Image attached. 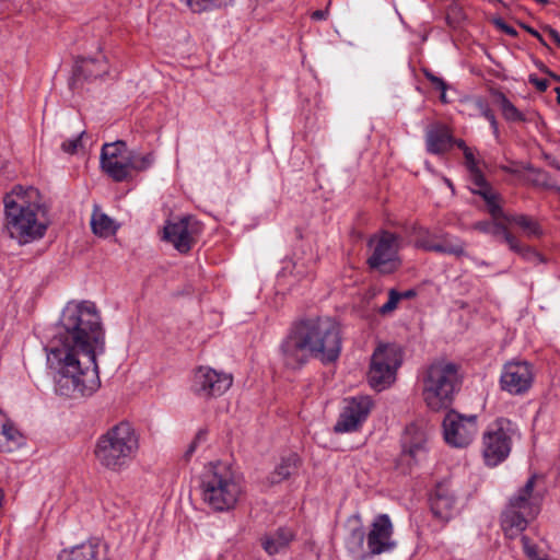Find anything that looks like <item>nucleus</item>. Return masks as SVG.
<instances>
[{
	"label": "nucleus",
	"instance_id": "f704fd0d",
	"mask_svg": "<svg viewBox=\"0 0 560 560\" xmlns=\"http://www.w3.org/2000/svg\"><path fill=\"white\" fill-rule=\"evenodd\" d=\"M477 106H478L481 115L490 122V126H491L495 137H499V125H498L497 118H495L492 109L483 101H478Z\"/></svg>",
	"mask_w": 560,
	"mask_h": 560
},
{
	"label": "nucleus",
	"instance_id": "4be33fe9",
	"mask_svg": "<svg viewBox=\"0 0 560 560\" xmlns=\"http://www.w3.org/2000/svg\"><path fill=\"white\" fill-rule=\"evenodd\" d=\"M427 151L431 154H443L453 147L451 129L442 122H434L425 130Z\"/></svg>",
	"mask_w": 560,
	"mask_h": 560
},
{
	"label": "nucleus",
	"instance_id": "f257e3e1",
	"mask_svg": "<svg viewBox=\"0 0 560 560\" xmlns=\"http://www.w3.org/2000/svg\"><path fill=\"white\" fill-rule=\"evenodd\" d=\"M45 350L59 395H93L101 387L96 355L105 351V332L95 304L68 302Z\"/></svg>",
	"mask_w": 560,
	"mask_h": 560
},
{
	"label": "nucleus",
	"instance_id": "f03ea898",
	"mask_svg": "<svg viewBox=\"0 0 560 560\" xmlns=\"http://www.w3.org/2000/svg\"><path fill=\"white\" fill-rule=\"evenodd\" d=\"M341 329L331 317H308L294 322L279 347L284 368L300 370L311 358L335 362L341 351Z\"/></svg>",
	"mask_w": 560,
	"mask_h": 560
},
{
	"label": "nucleus",
	"instance_id": "72a5a7b5",
	"mask_svg": "<svg viewBox=\"0 0 560 560\" xmlns=\"http://www.w3.org/2000/svg\"><path fill=\"white\" fill-rule=\"evenodd\" d=\"M364 538H365V530H364L363 526L357 525V526L352 527L350 529L349 536L347 537V540H346L347 548L351 552H358V551L362 550Z\"/></svg>",
	"mask_w": 560,
	"mask_h": 560
},
{
	"label": "nucleus",
	"instance_id": "5fc2aeb1",
	"mask_svg": "<svg viewBox=\"0 0 560 560\" xmlns=\"http://www.w3.org/2000/svg\"><path fill=\"white\" fill-rule=\"evenodd\" d=\"M544 68H547V67H546V66H544V65H540V66H539V69H540L542 72H544Z\"/></svg>",
	"mask_w": 560,
	"mask_h": 560
},
{
	"label": "nucleus",
	"instance_id": "0eeeda50",
	"mask_svg": "<svg viewBox=\"0 0 560 560\" xmlns=\"http://www.w3.org/2000/svg\"><path fill=\"white\" fill-rule=\"evenodd\" d=\"M101 167L114 182L121 183L131 177V172L147 171L154 162L152 153L138 154L129 151L122 140L105 143L101 151Z\"/></svg>",
	"mask_w": 560,
	"mask_h": 560
},
{
	"label": "nucleus",
	"instance_id": "aec40b11",
	"mask_svg": "<svg viewBox=\"0 0 560 560\" xmlns=\"http://www.w3.org/2000/svg\"><path fill=\"white\" fill-rule=\"evenodd\" d=\"M108 61L101 51L95 57H80L73 69L72 88L80 79L94 80L108 73Z\"/></svg>",
	"mask_w": 560,
	"mask_h": 560
},
{
	"label": "nucleus",
	"instance_id": "c85d7f7f",
	"mask_svg": "<svg viewBox=\"0 0 560 560\" xmlns=\"http://www.w3.org/2000/svg\"><path fill=\"white\" fill-rule=\"evenodd\" d=\"M425 434L419 430L416 425H409L405 430L402 438L404 453L410 457L416 458L420 453L424 451Z\"/></svg>",
	"mask_w": 560,
	"mask_h": 560
},
{
	"label": "nucleus",
	"instance_id": "f3484780",
	"mask_svg": "<svg viewBox=\"0 0 560 560\" xmlns=\"http://www.w3.org/2000/svg\"><path fill=\"white\" fill-rule=\"evenodd\" d=\"M502 221L503 220L493 219L492 221H478L472 224V229L485 234H490L495 238L502 237L503 241L509 245L511 250H513L514 253L518 254L520 256L527 260L537 259L539 261H542L540 254L529 246L521 245L518 240L508 231L506 226Z\"/></svg>",
	"mask_w": 560,
	"mask_h": 560
},
{
	"label": "nucleus",
	"instance_id": "6ab92c4d",
	"mask_svg": "<svg viewBox=\"0 0 560 560\" xmlns=\"http://www.w3.org/2000/svg\"><path fill=\"white\" fill-rule=\"evenodd\" d=\"M392 535L393 524L389 516L387 514L377 515L366 536L370 553L374 556L392 550L395 547Z\"/></svg>",
	"mask_w": 560,
	"mask_h": 560
},
{
	"label": "nucleus",
	"instance_id": "c756f323",
	"mask_svg": "<svg viewBox=\"0 0 560 560\" xmlns=\"http://www.w3.org/2000/svg\"><path fill=\"white\" fill-rule=\"evenodd\" d=\"M91 228L95 235L100 237H108L115 234L118 226L115 221L107 214L103 213L98 207H94L91 217Z\"/></svg>",
	"mask_w": 560,
	"mask_h": 560
},
{
	"label": "nucleus",
	"instance_id": "58836bf2",
	"mask_svg": "<svg viewBox=\"0 0 560 560\" xmlns=\"http://www.w3.org/2000/svg\"><path fill=\"white\" fill-rule=\"evenodd\" d=\"M523 544V549L525 555L529 558V560H541L537 552V546L530 544V539L527 536H522L521 538Z\"/></svg>",
	"mask_w": 560,
	"mask_h": 560
},
{
	"label": "nucleus",
	"instance_id": "b1692460",
	"mask_svg": "<svg viewBox=\"0 0 560 560\" xmlns=\"http://www.w3.org/2000/svg\"><path fill=\"white\" fill-rule=\"evenodd\" d=\"M534 518L523 511L506 505L501 514V527L506 537L515 538L527 528L528 523Z\"/></svg>",
	"mask_w": 560,
	"mask_h": 560
},
{
	"label": "nucleus",
	"instance_id": "20e7f679",
	"mask_svg": "<svg viewBox=\"0 0 560 560\" xmlns=\"http://www.w3.org/2000/svg\"><path fill=\"white\" fill-rule=\"evenodd\" d=\"M139 448V433L131 423L121 421L98 436L94 456L102 467L119 471L136 458Z\"/></svg>",
	"mask_w": 560,
	"mask_h": 560
},
{
	"label": "nucleus",
	"instance_id": "79ce46f5",
	"mask_svg": "<svg viewBox=\"0 0 560 560\" xmlns=\"http://www.w3.org/2000/svg\"><path fill=\"white\" fill-rule=\"evenodd\" d=\"M494 24L502 30L505 34L516 36L517 32L512 26L508 25L502 19H495Z\"/></svg>",
	"mask_w": 560,
	"mask_h": 560
},
{
	"label": "nucleus",
	"instance_id": "bb28decb",
	"mask_svg": "<svg viewBox=\"0 0 560 560\" xmlns=\"http://www.w3.org/2000/svg\"><path fill=\"white\" fill-rule=\"evenodd\" d=\"M59 560H106V555L98 542L86 541L65 549L60 553Z\"/></svg>",
	"mask_w": 560,
	"mask_h": 560
},
{
	"label": "nucleus",
	"instance_id": "f8f14e48",
	"mask_svg": "<svg viewBox=\"0 0 560 560\" xmlns=\"http://www.w3.org/2000/svg\"><path fill=\"white\" fill-rule=\"evenodd\" d=\"M201 224L185 217L176 222H167L163 229V240L171 243L180 254H187L201 233Z\"/></svg>",
	"mask_w": 560,
	"mask_h": 560
},
{
	"label": "nucleus",
	"instance_id": "6e6552de",
	"mask_svg": "<svg viewBox=\"0 0 560 560\" xmlns=\"http://www.w3.org/2000/svg\"><path fill=\"white\" fill-rule=\"evenodd\" d=\"M402 363V350L394 343H381L371 357L368 382L377 392L384 390L396 381L397 370Z\"/></svg>",
	"mask_w": 560,
	"mask_h": 560
},
{
	"label": "nucleus",
	"instance_id": "412c9836",
	"mask_svg": "<svg viewBox=\"0 0 560 560\" xmlns=\"http://www.w3.org/2000/svg\"><path fill=\"white\" fill-rule=\"evenodd\" d=\"M295 537V532L292 528L281 526L262 535L260 537V545L267 555L275 556L289 550Z\"/></svg>",
	"mask_w": 560,
	"mask_h": 560
},
{
	"label": "nucleus",
	"instance_id": "6e6d98bb",
	"mask_svg": "<svg viewBox=\"0 0 560 560\" xmlns=\"http://www.w3.org/2000/svg\"><path fill=\"white\" fill-rule=\"evenodd\" d=\"M446 183H447V186L452 187V183L448 179H446Z\"/></svg>",
	"mask_w": 560,
	"mask_h": 560
},
{
	"label": "nucleus",
	"instance_id": "37998d69",
	"mask_svg": "<svg viewBox=\"0 0 560 560\" xmlns=\"http://www.w3.org/2000/svg\"><path fill=\"white\" fill-rule=\"evenodd\" d=\"M529 82L532 84H534L536 86V89L538 91H540V92H545L548 89V86H549V83H548L547 80L539 79V78H537L535 75H529Z\"/></svg>",
	"mask_w": 560,
	"mask_h": 560
},
{
	"label": "nucleus",
	"instance_id": "a211bd4d",
	"mask_svg": "<svg viewBox=\"0 0 560 560\" xmlns=\"http://www.w3.org/2000/svg\"><path fill=\"white\" fill-rule=\"evenodd\" d=\"M537 480L538 476L536 474L532 475L526 483L509 499L506 505L536 517L540 512L542 502V493L535 490Z\"/></svg>",
	"mask_w": 560,
	"mask_h": 560
},
{
	"label": "nucleus",
	"instance_id": "c03bdc74",
	"mask_svg": "<svg viewBox=\"0 0 560 560\" xmlns=\"http://www.w3.org/2000/svg\"><path fill=\"white\" fill-rule=\"evenodd\" d=\"M463 153L465 155L468 170H472V168L475 170L476 167H478L476 160H475V155L470 148L468 150H465V152H463Z\"/></svg>",
	"mask_w": 560,
	"mask_h": 560
},
{
	"label": "nucleus",
	"instance_id": "a18cd8bd",
	"mask_svg": "<svg viewBox=\"0 0 560 560\" xmlns=\"http://www.w3.org/2000/svg\"><path fill=\"white\" fill-rule=\"evenodd\" d=\"M545 31L548 33L550 38L560 47V34L555 28L548 26L545 28Z\"/></svg>",
	"mask_w": 560,
	"mask_h": 560
},
{
	"label": "nucleus",
	"instance_id": "8fccbe9b",
	"mask_svg": "<svg viewBox=\"0 0 560 560\" xmlns=\"http://www.w3.org/2000/svg\"><path fill=\"white\" fill-rule=\"evenodd\" d=\"M456 145L457 148L462 149L463 152H465V150H468L469 148L466 145L465 141L462 140V139H454L453 138V145Z\"/></svg>",
	"mask_w": 560,
	"mask_h": 560
},
{
	"label": "nucleus",
	"instance_id": "4c0bfd02",
	"mask_svg": "<svg viewBox=\"0 0 560 560\" xmlns=\"http://www.w3.org/2000/svg\"><path fill=\"white\" fill-rule=\"evenodd\" d=\"M206 438H207V431L206 430H199L197 432V434L195 435L194 440L188 445L187 451L185 452V458L186 459H189L192 456V454L196 452L197 447L201 443L206 442Z\"/></svg>",
	"mask_w": 560,
	"mask_h": 560
},
{
	"label": "nucleus",
	"instance_id": "3c124183",
	"mask_svg": "<svg viewBox=\"0 0 560 560\" xmlns=\"http://www.w3.org/2000/svg\"><path fill=\"white\" fill-rule=\"evenodd\" d=\"M544 72H545L546 74H548L549 77H551L552 79H555L556 81H558V82H559L560 77H559V75H557V74H555V73H553L552 71H550L548 68H544Z\"/></svg>",
	"mask_w": 560,
	"mask_h": 560
},
{
	"label": "nucleus",
	"instance_id": "423d86ee",
	"mask_svg": "<svg viewBox=\"0 0 560 560\" xmlns=\"http://www.w3.org/2000/svg\"><path fill=\"white\" fill-rule=\"evenodd\" d=\"M460 387L459 368L444 359L430 363L422 376V398L433 411L447 408Z\"/></svg>",
	"mask_w": 560,
	"mask_h": 560
},
{
	"label": "nucleus",
	"instance_id": "de8ad7c7",
	"mask_svg": "<svg viewBox=\"0 0 560 560\" xmlns=\"http://www.w3.org/2000/svg\"><path fill=\"white\" fill-rule=\"evenodd\" d=\"M526 31L532 34L534 37H536L542 45H546L544 38L541 37V35L534 28L529 27V26H525Z\"/></svg>",
	"mask_w": 560,
	"mask_h": 560
},
{
	"label": "nucleus",
	"instance_id": "1a4fd4ad",
	"mask_svg": "<svg viewBox=\"0 0 560 560\" xmlns=\"http://www.w3.org/2000/svg\"><path fill=\"white\" fill-rule=\"evenodd\" d=\"M399 241L398 235L386 230L371 235L368 241L370 249V255L366 259L368 266L382 275H390L398 270L401 266Z\"/></svg>",
	"mask_w": 560,
	"mask_h": 560
},
{
	"label": "nucleus",
	"instance_id": "09e8293b",
	"mask_svg": "<svg viewBox=\"0 0 560 560\" xmlns=\"http://www.w3.org/2000/svg\"><path fill=\"white\" fill-rule=\"evenodd\" d=\"M400 300L401 299H412L417 295V292L413 289L406 290L404 292H399Z\"/></svg>",
	"mask_w": 560,
	"mask_h": 560
},
{
	"label": "nucleus",
	"instance_id": "dca6fc26",
	"mask_svg": "<svg viewBox=\"0 0 560 560\" xmlns=\"http://www.w3.org/2000/svg\"><path fill=\"white\" fill-rule=\"evenodd\" d=\"M532 365L525 361L508 362L500 377L501 388L512 395L526 393L533 384Z\"/></svg>",
	"mask_w": 560,
	"mask_h": 560
},
{
	"label": "nucleus",
	"instance_id": "49530a36",
	"mask_svg": "<svg viewBox=\"0 0 560 560\" xmlns=\"http://www.w3.org/2000/svg\"><path fill=\"white\" fill-rule=\"evenodd\" d=\"M328 16V10H316L312 13V19L316 21L326 20Z\"/></svg>",
	"mask_w": 560,
	"mask_h": 560
},
{
	"label": "nucleus",
	"instance_id": "9d476101",
	"mask_svg": "<svg viewBox=\"0 0 560 560\" xmlns=\"http://www.w3.org/2000/svg\"><path fill=\"white\" fill-rule=\"evenodd\" d=\"M515 424L506 418H498L482 435V457L487 466L495 467L504 462L512 448Z\"/></svg>",
	"mask_w": 560,
	"mask_h": 560
},
{
	"label": "nucleus",
	"instance_id": "e433bc0d",
	"mask_svg": "<svg viewBox=\"0 0 560 560\" xmlns=\"http://www.w3.org/2000/svg\"><path fill=\"white\" fill-rule=\"evenodd\" d=\"M399 301H400L399 292L396 291L395 289L389 290L388 301L380 307V313L384 315V314H388V313L393 312L394 310H396Z\"/></svg>",
	"mask_w": 560,
	"mask_h": 560
},
{
	"label": "nucleus",
	"instance_id": "ddd939ff",
	"mask_svg": "<svg viewBox=\"0 0 560 560\" xmlns=\"http://www.w3.org/2000/svg\"><path fill=\"white\" fill-rule=\"evenodd\" d=\"M232 383V374L209 366H199L194 373L192 388L200 397L211 398L223 395Z\"/></svg>",
	"mask_w": 560,
	"mask_h": 560
},
{
	"label": "nucleus",
	"instance_id": "2f4dec72",
	"mask_svg": "<svg viewBox=\"0 0 560 560\" xmlns=\"http://www.w3.org/2000/svg\"><path fill=\"white\" fill-rule=\"evenodd\" d=\"M492 95L495 97L497 103L500 106L502 116L506 121L510 122H523L526 121L525 115L518 110L515 105L500 91H494Z\"/></svg>",
	"mask_w": 560,
	"mask_h": 560
},
{
	"label": "nucleus",
	"instance_id": "7ed1b4c3",
	"mask_svg": "<svg viewBox=\"0 0 560 560\" xmlns=\"http://www.w3.org/2000/svg\"><path fill=\"white\" fill-rule=\"evenodd\" d=\"M4 202V231L20 245L40 240L49 226L48 208L38 189L15 186Z\"/></svg>",
	"mask_w": 560,
	"mask_h": 560
},
{
	"label": "nucleus",
	"instance_id": "a19ab883",
	"mask_svg": "<svg viewBox=\"0 0 560 560\" xmlns=\"http://www.w3.org/2000/svg\"><path fill=\"white\" fill-rule=\"evenodd\" d=\"M470 173H471V178H472V182L476 186L479 187V189H483L486 187H489L487 182H486V178L485 176L482 175V173L480 172V170L478 167H476L475 170H469Z\"/></svg>",
	"mask_w": 560,
	"mask_h": 560
},
{
	"label": "nucleus",
	"instance_id": "864d4df0",
	"mask_svg": "<svg viewBox=\"0 0 560 560\" xmlns=\"http://www.w3.org/2000/svg\"><path fill=\"white\" fill-rule=\"evenodd\" d=\"M538 3L540 4H547L548 3V0H536Z\"/></svg>",
	"mask_w": 560,
	"mask_h": 560
},
{
	"label": "nucleus",
	"instance_id": "7c9ffc66",
	"mask_svg": "<svg viewBox=\"0 0 560 560\" xmlns=\"http://www.w3.org/2000/svg\"><path fill=\"white\" fill-rule=\"evenodd\" d=\"M474 192L480 195L483 198L487 205L488 212L490 213L493 220H510V215H506L502 210L499 195L495 194L491 189V187L478 189L475 190Z\"/></svg>",
	"mask_w": 560,
	"mask_h": 560
},
{
	"label": "nucleus",
	"instance_id": "393cba45",
	"mask_svg": "<svg viewBox=\"0 0 560 560\" xmlns=\"http://www.w3.org/2000/svg\"><path fill=\"white\" fill-rule=\"evenodd\" d=\"M313 275L312 258H285L282 260V267L279 271V278L292 279L293 282H300L303 279L311 278Z\"/></svg>",
	"mask_w": 560,
	"mask_h": 560
},
{
	"label": "nucleus",
	"instance_id": "4468645a",
	"mask_svg": "<svg viewBox=\"0 0 560 560\" xmlns=\"http://www.w3.org/2000/svg\"><path fill=\"white\" fill-rule=\"evenodd\" d=\"M373 401L369 396H355L346 400V405L334 425L336 433H347L359 430L366 420Z\"/></svg>",
	"mask_w": 560,
	"mask_h": 560
},
{
	"label": "nucleus",
	"instance_id": "c9c22d12",
	"mask_svg": "<svg viewBox=\"0 0 560 560\" xmlns=\"http://www.w3.org/2000/svg\"><path fill=\"white\" fill-rule=\"evenodd\" d=\"M423 74L424 77L430 81V83L436 89V90H440L442 93H441V101L442 102H446L445 100V92H446V89H447V85L445 83V81L433 74L430 70L428 69H423Z\"/></svg>",
	"mask_w": 560,
	"mask_h": 560
},
{
	"label": "nucleus",
	"instance_id": "473e14b6",
	"mask_svg": "<svg viewBox=\"0 0 560 560\" xmlns=\"http://www.w3.org/2000/svg\"><path fill=\"white\" fill-rule=\"evenodd\" d=\"M505 222L515 223L528 237H539L542 235V230L538 222L528 215H510V220H506Z\"/></svg>",
	"mask_w": 560,
	"mask_h": 560
},
{
	"label": "nucleus",
	"instance_id": "ea45409f",
	"mask_svg": "<svg viewBox=\"0 0 560 560\" xmlns=\"http://www.w3.org/2000/svg\"><path fill=\"white\" fill-rule=\"evenodd\" d=\"M85 132L82 131L78 137L73 139L66 140L61 144V149L70 154H73L77 152L78 148L81 145V138Z\"/></svg>",
	"mask_w": 560,
	"mask_h": 560
},
{
	"label": "nucleus",
	"instance_id": "603ef678",
	"mask_svg": "<svg viewBox=\"0 0 560 560\" xmlns=\"http://www.w3.org/2000/svg\"><path fill=\"white\" fill-rule=\"evenodd\" d=\"M555 92L557 93V103L560 105V86L556 88Z\"/></svg>",
	"mask_w": 560,
	"mask_h": 560
},
{
	"label": "nucleus",
	"instance_id": "4d7b16f0",
	"mask_svg": "<svg viewBox=\"0 0 560 560\" xmlns=\"http://www.w3.org/2000/svg\"><path fill=\"white\" fill-rule=\"evenodd\" d=\"M559 82H560V79H559Z\"/></svg>",
	"mask_w": 560,
	"mask_h": 560
},
{
	"label": "nucleus",
	"instance_id": "cd10ccee",
	"mask_svg": "<svg viewBox=\"0 0 560 560\" xmlns=\"http://www.w3.org/2000/svg\"><path fill=\"white\" fill-rule=\"evenodd\" d=\"M23 444V435L0 413V452H13Z\"/></svg>",
	"mask_w": 560,
	"mask_h": 560
},
{
	"label": "nucleus",
	"instance_id": "a878e982",
	"mask_svg": "<svg viewBox=\"0 0 560 560\" xmlns=\"http://www.w3.org/2000/svg\"><path fill=\"white\" fill-rule=\"evenodd\" d=\"M301 466V458L298 454L291 453L281 458L275 469L267 476L266 481L269 486L279 485L284 480L295 476Z\"/></svg>",
	"mask_w": 560,
	"mask_h": 560
},
{
	"label": "nucleus",
	"instance_id": "2eb2a0df",
	"mask_svg": "<svg viewBox=\"0 0 560 560\" xmlns=\"http://www.w3.org/2000/svg\"><path fill=\"white\" fill-rule=\"evenodd\" d=\"M416 246L427 252L453 255L456 258L468 256L466 252V243L460 238L450 234H442L438 236L428 230L419 232L416 240Z\"/></svg>",
	"mask_w": 560,
	"mask_h": 560
},
{
	"label": "nucleus",
	"instance_id": "9b49d317",
	"mask_svg": "<svg viewBox=\"0 0 560 560\" xmlns=\"http://www.w3.org/2000/svg\"><path fill=\"white\" fill-rule=\"evenodd\" d=\"M478 432L477 416H464L455 410L446 413L443 420L445 442L453 447H466Z\"/></svg>",
	"mask_w": 560,
	"mask_h": 560
},
{
	"label": "nucleus",
	"instance_id": "39448f33",
	"mask_svg": "<svg viewBox=\"0 0 560 560\" xmlns=\"http://www.w3.org/2000/svg\"><path fill=\"white\" fill-rule=\"evenodd\" d=\"M200 488L203 502L218 512L234 509L243 493L241 479L222 462L212 463L206 468Z\"/></svg>",
	"mask_w": 560,
	"mask_h": 560
},
{
	"label": "nucleus",
	"instance_id": "5701e85b",
	"mask_svg": "<svg viewBox=\"0 0 560 560\" xmlns=\"http://www.w3.org/2000/svg\"><path fill=\"white\" fill-rule=\"evenodd\" d=\"M431 511L441 521H448L455 510V495L446 482L438 483L431 497Z\"/></svg>",
	"mask_w": 560,
	"mask_h": 560
}]
</instances>
